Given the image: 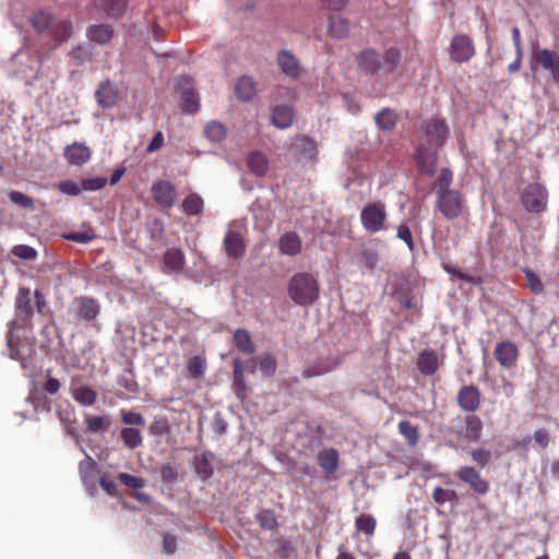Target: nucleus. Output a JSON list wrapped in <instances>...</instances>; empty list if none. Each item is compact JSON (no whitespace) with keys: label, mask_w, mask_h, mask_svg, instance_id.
<instances>
[{"label":"nucleus","mask_w":559,"mask_h":559,"mask_svg":"<svg viewBox=\"0 0 559 559\" xmlns=\"http://www.w3.org/2000/svg\"><path fill=\"white\" fill-rule=\"evenodd\" d=\"M15 312L17 320L11 321L8 333V348L10 357L14 360L25 361L31 353V346L27 341H21L20 335L15 334L17 322L27 325L34 313V304L32 293L28 288H21L15 300Z\"/></svg>","instance_id":"1"},{"label":"nucleus","mask_w":559,"mask_h":559,"mask_svg":"<svg viewBox=\"0 0 559 559\" xmlns=\"http://www.w3.org/2000/svg\"><path fill=\"white\" fill-rule=\"evenodd\" d=\"M452 180V171L448 168H443L435 183L437 209L448 219L457 218L465 209L463 194L450 188Z\"/></svg>","instance_id":"2"},{"label":"nucleus","mask_w":559,"mask_h":559,"mask_svg":"<svg viewBox=\"0 0 559 559\" xmlns=\"http://www.w3.org/2000/svg\"><path fill=\"white\" fill-rule=\"evenodd\" d=\"M288 295L298 306H310L319 298V284L314 275L300 272L288 282Z\"/></svg>","instance_id":"3"},{"label":"nucleus","mask_w":559,"mask_h":559,"mask_svg":"<svg viewBox=\"0 0 559 559\" xmlns=\"http://www.w3.org/2000/svg\"><path fill=\"white\" fill-rule=\"evenodd\" d=\"M547 201V190L538 183L528 185L521 193V203L528 213L538 214L544 212Z\"/></svg>","instance_id":"4"},{"label":"nucleus","mask_w":559,"mask_h":559,"mask_svg":"<svg viewBox=\"0 0 559 559\" xmlns=\"http://www.w3.org/2000/svg\"><path fill=\"white\" fill-rule=\"evenodd\" d=\"M71 311L79 321L92 323L100 312V305L92 297L80 296L73 299Z\"/></svg>","instance_id":"5"},{"label":"nucleus","mask_w":559,"mask_h":559,"mask_svg":"<svg viewBox=\"0 0 559 559\" xmlns=\"http://www.w3.org/2000/svg\"><path fill=\"white\" fill-rule=\"evenodd\" d=\"M385 218V207L380 203L368 204L360 213L362 226L370 233H378L381 230Z\"/></svg>","instance_id":"6"},{"label":"nucleus","mask_w":559,"mask_h":559,"mask_svg":"<svg viewBox=\"0 0 559 559\" xmlns=\"http://www.w3.org/2000/svg\"><path fill=\"white\" fill-rule=\"evenodd\" d=\"M176 90L181 95L182 110L187 114H195L199 110L200 103L192 80L189 76H179L176 80Z\"/></svg>","instance_id":"7"},{"label":"nucleus","mask_w":559,"mask_h":559,"mask_svg":"<svg viewBox=\"0 0 559 559\" xmlns=\"http://www.w3.org/2000/svg\"><path fill=\"white\" fill-rule=\"evenodd\" d=\"M475 55L473 40L466 35H455L450 45V56L455 62L462 63Z\"/></svg>","instance_id":"8"},{"label":"nucleus","mask_w":559,"mask_h":559,"mask_svg":"<svg viewBox=\"0 0 559 559\" xmlns=\"http://www.w3.org/2000/svg\"><path fill=\"white\" fill-rule=\"evenodd\" d=\"M290 151L299 160L314 162L318 155V144L314 140L300 135L295 139Z\"/></svg>","instance_id":"9"},{"label":"nucleus","mask_w":559,"mask_h":559,"mask_svg":"<svg viewBox=\"0 0 559 559\" xmlns=\"http://www.w3.org/2000/svg\"><path fill=\"white\" fill-rule=\"evenodd\" d=\"M152 193L155 202L162 207L169 209L177 201V191L168 181H158L153 185Z\"/></svg>","instance_id":"10"},{"label":"nucleus","mask_w":559,"mask_h":559,"mask_svg":"<svg viewBox=\"0 0 559 559\" xmlns=\"http://www.w3.org/2000/svg\"><path fill=\"white\" fill-rule=\"evenodd\" d=\"M459 478L467 484L475 492L485 495L489 490V483L484 479L474 467L463 466L457 473Z\"/></svg>","instance_id":"11"},{"label":"nucleus","mask_w":559,"mask_h":559,"mask_svg":"<svg viewBox=\"0 0 559 559\" xmlns=\"http://www.w3.org/2000/svg\"><path fill=\"white\" fill-rule=\"evenodd\" d=\"M534 59L545 70L549 71L554 80L559 83V53L549 49H538L534 52Z\"/></svg>","instance_id":"12"},{"label":"nucleus","mask_w":559,"mask_h":559,"mask_svg":"<svg viewBox=\"0 0 559 559\" xmlns=\"http://www.w3.org/2000/svg\"><path fill=\"white\" fill-rule=\"evenodd\" d=\"M448 127L438 118L429 120L425 126L427 141L435 146H442L448 138Z\"/></svg>","instance_id":"13"},{"label":"nucleus","mask_w":559,"mask_h":559,"mask_svg":"<svg viewBox=\"0 0 559 559\" xmlns=\"http://www.w3.org/2000/svg\"><path fill=\"white\" fill-rule=\"evenodd\" d=\"M277 64L281 71L290 79L299 78L301 68L298 59L287 49H283L277 53Z\"/></svg>","instance_id":"14"},{"label":"nucleus","mask_w":559,"mask_h":559,"mask_svg":"<svg viewBox=\"0 0 559 559\" xmlns=\"http://www.w3.org/2000/svg\"><path fill=\"white\" fill-rule=\"evenodd\" d=\"M495 356L501 366L510 368L514 366L518 360L519 349L512 342H501L496 346Z\"/></svg>","instance_id":"15"},{"label":"nucleus","mask_w":559,"mask_h":559,"mask_svg":"<svg viewBox=\"0 0 559 559\" xmlns=\"http://www.w3.org/2000/svg\"><path fill=\"white\" fill-rule=\"evenodd\" d=\"M95 97L102 108H111L118 100V88L114 83L105 81L99 84Z\"/></svg>","instance_id":"16"},{"label":"nucleus","mask_w":559,"mask_h":559,"mask_svg":"<svg viewBox=\"0 0 559 559\" xmlns=\"http://www.w3.org/2000/svg\"><path fill=\"white\" fill-rule=\"evenodd\" d=\"M442 360L438 353L432 349H425L417 359L418 370L424 376H432L441 365Z\"/></svg>","instance_id":"17"},{"label":"nucleus","mask_w":559,"mask_h":559,"mask_svg":"<svg viewBox=\"0 0 559 559\" xmlns=\"http://www.w3.org/2000/svg\"><path fill=\"white\" fill-rule=\"evenodd\" d=\"M59 386H32L28 400L36 408H49V397L55 395Z\"/></svg>","instance_id":"18"},{"label":"nucleus","mask_w":559,"mask_h":559,"mask_svg":"<svg viewBox=\"0 0 559 559\" xmlns=\"http://www.w3.org/2000/svg\"><path fill=\"white\" fill-rule=\"evenodd\" d=\"M417 165L421 174L432 176L437 166V153L427 147L417 151Z\"/></svg>","instance_id":"19"},{"label":"nucleus","mask_w":559,"mask_h":559,"mask_svg":"<svg viewBox=\"0 0 559 559\" xmlns=\"http://www.w3.org/2000/svg\"><path fill=\"white\" fill-rule=\"evenodd\" d=\"M224 247L227 255L230 258H239L245 251V245L240 234L234 231L231 228H229L225 235Z\"/></svg>","instance_id":"20"},{"label":"nucleus","mask_w":559,"mask_h":559,"mask_svg":"<svg viewBox=\"0 0 559 559\" xmlns=\"http://www.w3.org/2000/svg\"><path fill=\"white\" fill-rule=\"evenodd\" d=\"M248 368L251 372L259 370L262 374L270 376L276 370V360L269 354L257 356L248 361Z\"/></svg>","instance_id":"21"},{"label":"nucleus","mask_w":559,"mask_h":559,"mask_svg":"<svg viewBox=\"0 0 559 559\" xmlns=\"http://www.w3.org/2000/svg\"><path fill=\"white\" fill-rule=\"evenodd\" d=\"M64 155L70 164L80 166L90 159L91 152L84 144L73 143L66 147Z\"/></svg>","instance_id":"22"},{"label":"nucleus","mask_w":559,"mask_h":559,"mask_svg":"<svg viewBox=\"0 0 559 559\" xmlns=\"http://www.w3.org/2000/svg\"><path fill=\"white\" fill-rule=\"evenodd\" d=\"M247 166L249 170L257 177H263L269 171V160L261 152H251L247 157Z\"/></svg>","instance_id":"23"},{"label":"nucleus","mask_w":559,"mask_h":559,"mask_svg":"<svg viewBox=\"0 0 559 559\" xmlns=\"http://www.w3.org/2000/svg\"><path fill=\"white\" fill-rule=\"evenodd\" d=\"M87 38L96 45H106L110 41L114 31L107 24L92 25L86 32Z\"/></svg>","instance_id":"24"},{"label":"nucleus","mask_w":559,"mask_h":559,"mask_svg":"<svg viewBox=\"0 0 559 559\" xmlns=\"http://www.w3.org/2000/svg\"><path fill=\"white\" fill-rule=\"evenodd\" d=\"M271 121L278 129H287L293 123V110L285 105L275 106L272 110Z\"/></svg>","instance_id":"25"},{"label":"nucleus","mask_w":559,"mask_h":559,"mask_svg":"<svg viewBox=\"0 0 559 559\" xmlns=\"http://www.w3.org/2000/svg\"><path fill=\"white\" fill-rule=\"evenodd\" d=\"M359 68L367 73H374L381 69L379 55L373 50H365L357 57Z\"/></svg>","instance_id":"26"},{"label":"nucleus","mask_w":559,"mask_h":559,"mask_svg":"<svg viewBox=\"0 0 559 559\" xmlns=\"http://www.w3.org/2000/svg\"><path fill=\"white\" fill-rule=\"evenodd\" d=\"M185 257L179 249H168L164 254V269L169 273H178L182 270Z\"/></svg>","instance_id":"27"},{"label":"nucleus","mask_w":559,"mask_h":559,"mask_svg":"<svg viewBox=\"0 0 559 559\" xmlns=\"http://www.w3.org/2000/svg\"><path fill=\"white\" fill-rule=\"evenodd\" d=\"M236 95L241 102H249L255 95V82L251 76H241L238 79L236 87Z\"/></svg>","instance_id":"28"},{"label":"nucleus","mask_w":559,"mask_h":559,"mask_svg":"<svg viewBox=\"0 0 559 559\" xmlns=\"http://www.w3.org/2000/svg\"><path fill=\"white\" fill-rule=\"evenodd\" d=\"M459 403L466 411H475L479 405V393L476 386H463L459 393Z\"/></svg>","instance_id":"29"},{"label":"nucleus","mask_w":559,"mask_h":559,"mask_svg":"<svg viewBox=\"0 0 559 559\" xmlns=\"http://www.w3.org/2000/svg\"><path fill=\"white\" fill-rule=\"evenodd\" d=\"M319 465L328 474H333L338 468V453L335 449L322 450L318 455Z\"/></svg>","instance_id":"30"},{"label":"nucleus","mask_w":559,"mask_h":559,"mask_svg":"<svg viewBox=\"0 0 559 559\" xmlns=\"http://www.w3.org/2000/svg\"><path fill=\"white\" fill-rule=\"evenodd\" d=\"M206 369V360L201 355L191 357L186 365V370L190 380H200L204 376Z\"/></svg>","instance_id":"31"},{"label":"nucleus","mask_w":559,"mask_h":559,"mask_svg":"<svg viewBox=\"0 0 559 559\" xmlns=\"http://www.w3.org/2000/svg\"><path fill=\"white\" fill-rule=\"evenodd\" d=\"M280 247L283 253L295 255L300 251L301 242L296 234L286 233L280 240Z\"/></svg>","instance_id":"32"},{"label":"nucleus","mask_w":559,"mask_h":559,"mask_svg":"<svg viewBox=\"0 0 559 559\" xmlns=\"http://www.w3.org/2000/svg\"><path fill=\"white\" fill-rule=\"evenodd\" d=\"M483 423L479 417L468 415L465 417V432L464 436L471 441H477L480 438Z\"/></svg>","instance_id":"33"},{"label":"nucleus","mask_w":559,"mask_h":559,"mask_svg":"<svg viewBox=\"0 0 559 559\" xmlns=\"http://www.w3.org/2000/svg\"><path fill=\"white\" fill-rule=\"evenodd\" d=\"M85 424L91 432L97 433L106 431L111 425V418L108 415L86 416Z\"/></svg>","instance_id":"34"},{"label":"nucleus","mask_w":559,"mask_h":559,"mask_svg":"<svg viewBox=\"0 0 559 559\" xmlns=\"http://www.w3.org/2000/svg\"><path fill=\"white\" fill-rule=\"evenodd\" d=\"M236 347L243 354L250 355L254 352V345L250 334L246 330H237L234 334Z\"/></svg>","instance_id":"35"},{"label":"nucleus","mask_w":559,"mask_h":559,"mask_svg":"<svg viewBox=\"0 0 559 559\" xmlns=\"http://www.w3.org/2000/svg\"><path fill=\"white\" fill-rule=\"evenodd\" d=\"M374 120L380 129L389 131L395 127L396 115L393 110L389 108H383L376 115Z\"/></svg>","instance_id":"36"},{"label":"nucleus","mask_w":559,"mask_h":559,"mask_svg":"<svg viewBox=\"0 0 559 559\" xmlns=\"http://www.w3.org/2000/svg\"><path fill=\"white\" fill-rule=\"evenodd\" d=\"M329 32L335 38H344L348 33V24L343 17L333 15L329 20Z\"/></svg>","instance_id":"37"},{"label":"nucleus","mask_w":559,"mask_h":559,"mask_svg":"<svg viewBox=\"0 0 559 559\" xmlns=\"http://www.w3.org/2000/svg\"><path fill=\"white\" fill-rule=\"evenodd\" d=\"M381 62V68L385 73H391L400 63L401 51L396 48H390L385 51Z\"/></svg>","instance_id":"38"},{"label":"nucleus","mask_w":559,"mask_h":559,"mask_svg":"<svg viewBox=\"0 0 559 559\" xmlns=\"http://www.w3.org/2000/svg\"><path fill=\"white\" fill-rule=\"evenodd\" d=\"M204 133L211 142H221L226 135V130L221 122L211 121L205 126Z\"/></svg>","instance_id":"39"},{"label":"nucleus","mask_w":559,"mask_h":559,"mask_svg":"<svg viewBox=\"0 0 559 559\" xmlns=\"http://www.w3.org/2000/svg\"><path fill=\"white\" fill-rule=\"evenodd\" d=\"M75 401L82 405H92L96 400V393L91 386H75L72 391Z\"/></svg>","instance_id":"40"},{"label":"nucleus","mask_w":559,"mask_h":559,"mask_svg":"<svg viewBox=\"0 0 559 559\" xmlns=\"http://www.w3.org/2000/svg\"><path fill=\"white\" fill-rule=\"evenodd\" d=\"M121 439L126 447L135 449L142 444L141 432L135 428H123L121 430Z\"/></svg>","instance_id":"41"},{"label":"nucleus","mask_w":559,"mask_h":559,"mask_svg":"<svg viewBox=\"0 0 559 559\" xmlns=\"http://www.w3.org/2000/svg\"><path fill=\"white\" fill-rule=\"evenodd\" d=\"M355 525L357 531L362 532L364 534L371 536L376 530V519L370 514H360L356 521Z\"/></svg>","instance_id":"42"},{"label":"nucleus","mask_w":559,"mask_h":559,"mask_svg":"<svg viewBox=\"0 0 559 559\" xmlns=\"http://www.w3.org/2000/svg\"><path fill=\"white\" fill-rule=\"evenodd\" d=\"M182 209L188 215H197L203 210V200L198 194H190L183 200Z\"/></svg>","instance_id":"43"},{"label":"nucleus","mask_w":559,"mask_h":559,"mask_svg":"<svg viewBox=\"0 0 559 559\" xmlns=\"http://www.w3.org/2000/svg\"><path fill=\"white\" fill-rule=\"evenodd\" d=\"M195 472L202 479H207L213 474V467L207 454L195 457Z\"/></svg>","instance_id":"44"},{"label":"nucleus","mask_w":559,"mask_h":559,"mask_svg":"<svg viewBox=\"0 0 559 559\" xmlns=\"http://www.w3.org/2000/svg\"><path fill=\"white\" fill-rule=\"evenodd\" d=\"M31 23L36 31L44 32L51 26L52 20L48 13L38 11L32 15Z\"/></svg>","instance_id":"45"},{"label":"nucleus","mask_w":559,"mask_h":559,"mask_svg":"<svg viewBox=\"0 0 559 559\" xmlns=\"http://www.w3.org/2000/svg\"><path fill=\"white\" fill-rule=\"evenodd\" d=\"M400 433L408 441L411 445H415L418 442L417 428L407 420H402L399 424Z\"/></svg>","instance_id":"46"},{"label":"nucleus","mask_w":559,"mask_h":559,"mask_svg":"<svg viewBox=\"0 0 559 559\" xmlns=\"http://www.w3.org/2000/svg\"><path fill=\"white\" fill-rule=\"evenodd\" d=\"M359 263L369 271H373L378 264L377 252L372 249L364 248L359 253Z\"/></svg>","instance_id":"47"},{"label":"nucleus","mask_w":559,"mask_h":559,"mask_svg":"<svg viewBox=\"0 0 559 559\" xmlns=\"http://www.w3.org/2000/svg\"><path fill=\"white\" fill-rule=\"evenodd\" d=\"M432 498H433L435 502H437L438 504L457 501V495L455 491L450 490V489H443L441 487H436L433 489Z\"/></svg>","instance_id":"48"},{"label":"nucleus","mask_w":559,"mask_h":559,"mask_svg":"<svg viewBox=\"0 0 559 559\" xmlns=\"http://www.w3.org/2000/svg\"><path fill=\"white\" fill-rule=\"evenodd\" d=\"M53 36L59 41L67 40L72 34V24L69 21H59L56 25H53Z\"/></svg>","instance_id":"49"},{"label":"nucleus","mask_w":559,"mask_h":559,"mask_svg":"<svg viewBox=\"0 0 559 559\" xmlns=\"http://www.w3.org/2000/svg\"><path fill=\"white\" fill-rule=\"evenodd\" d=\"M70 56L76 62V64H83L92 60V51L84 45H78L74 47Z\"/></svg>","instance_id":"50"},{"label":"nucleus","mask_w":559,"mask_h":559,"mask_svg":"<svg viewBox=\"0 0 559 559\" xmlns=\"http://www.w3.org/2000/svg\"><path fill=\"white\" fill-rule=\"evenodd\" d=\"M103 7L109 16L117 17L123 12L126 0H104Z\"/></svg>","instance_id":"51"},{"label":"nucleus","mask_w":559,"mask_h":559,"mask_svg":"<svg viewBox=\"0 0 559 559\" xmlns=\"http://www.w3.org/2000/svg\"><path fill=\"white\" fill-rule=\"evenodd\" d=\"M106 183V177L84 178L82 179L81 187L84 191H98L102 190Z\"/></svg>","instance_id":"52"},{"label":"nucleus","mask_w":559,"mask_h":559,"mask_svg":"<svg viewBox=\"0 0 559 559\" xmlns=\"http://www.w3.org/2000/svg\"><path fill=\"white\" fill-rule=\"evenodd\" d=\"M524 273H525V278H526V283H527L528 288L534 294L543 293L544 286H543V283H542L540 278H539V276L535 272H533V271H531L528 269H526L524 271Z\"/></svg>","instance_id":"53"},{"label":"nucleus","mask_w":559,"mask_h":559,"mask_svg":"<svg viewBox=\"0 0 559 559\" xmlns=\"http://www.w3.org/2000/svg\"><path fill=\"white\" fill-rule=\"evenodd\" d=\"M12 253L23 260H34L37 257V251L33 247L26 245H17L13 247Z\"/></svg>","instance_id":"54"},{"label":"nucleus","mask_w":559,"mask_h":559,"mask_svg":"<svg viewBox=\"0 0 559 559\" xmlns=\"http://www.w3.org/2000/svg\"><path fill=\"white\" fill-rule=\"evenodd\" d=\"M9 198L11 202L23 209H32L34 206L33 199L20 191H11Z\"/></svg>","instance_id":"55"},{"label":"nucleus","mask_w":559,"mask_h":559,"mask_svg":"<svg viewBox=\"0 0 559 559\" xmlns=\"http://www.w3.org/2000/svg\"><path fill=\"white\" fill-rule=\"evenodd\" d=\"M121 421L130 426H143L145 424L141 414L131 411H121Z\"/></svg>","instance_id":"56"},{"label":"nucleus","mask_w":559,"mask_h":559,"mask_svg":"<svg viewBox=\"0 0 559 559\" xmlns=\"http://www.w3.org/2000/svg\"><path fill=\"white\" fill-rule=\"evenodd\" d=\"M119 480L127 487L132 489H140L143 488L145 485V481L141 477H136L127 473H120L118 476Z\"/></svg>","instance_id":"57"},{"label":"nucleus","mask_w":559,"mask_h":559,"mask_svg":"<svg viewBox=\"0 0 559 559\" xmlns=\"http://www.w3.org/2000/svg\"><path fill=\"white\" fill-rule=\"evenodd\" d=\"M259 524L265 530H273L276 526V519L273 512L264 510L257 514Z\"/></svg>","instance_id":"58"},{"label":"nucleus","mask_w":559,"mask_h":559,"mask_svg":"<svg viewBox=\"0 0 559 559\" xmlns=\"http://www.w3.org/2000/svg\"><path fill=\"white\" fill-rule=\"evenodd\" d=\"M59 190L67 195L76 197L81 193L82 187L73 180L61 181L58 186Z\"/></svg>","instance_id":"59"},{"label":"nucleus","mask_w":559,"mask_h":559,"mask_svg":"<svg viewBox=\"0 0 559 559\" xmlns=\"http://www.w3.org/2000/svg\"><path fill=\"white\" fill-rule=\"evenodd\" d=\"M150 429L153 435L162 436L168 432L169 425L165 418H156Z\"/></svg>","instance_id":"60"},{"label":"nucleus","mask_w":559,"mask_h":559,"mask_svg":"<svg viewBox=\"0 0 559 559\" xmlns=\"http://www.w3.org/2000/svg\"><path fill=\"white\" fill-rule=\"evenodd\" d=\"M66 238L79 243H87L94 239V234L88 231H74L68 234Z\"/></svg>","instance_id":"61"},{"label":"nucleus","mask_w":559,"mask_h":559,"mask_svg":"<svg viewBox=\"0 0 559 559\" xmlns=\"http://www.w3.org/2000/svg\"><path fill=\"white\" fill-rule=\"evenodd\" d=\"M397 237L403 240L411 250L414 248L413 236L407 225L403 224L399 226Z\"/></svg>","instance_id":"62"},{"label":"nucleus","mask_w":559,"mask_h":559,"mask_svg":"<svg viewBox=\"0 0 559 559\" xmlns=\"http://www.w3.org/2000/svg\"><path fill=\"white\" fill-rule=\"evenodd\" d=\"M472 459L480 466H485L490 459V453L487 450L477 449L472 452Z\"/></svg>","instance_id":"63"},{"label":"nucleus","mask_w":559,"mask_h":559,"mask_svg":"<svg viewBox=\"0 0 559 559\" xmlns=\"http://www.w3.org/2000/svg\"><path fill=\"white\" fill-rule=\"evenodd\" d=\"M164 144V136H163V133L160 131H158L152 139V141L150 142V144L147 145V148L146 151L148 153H153L157 150H159Z\"/></svg>","instance_id":"64"}]
</instances>
